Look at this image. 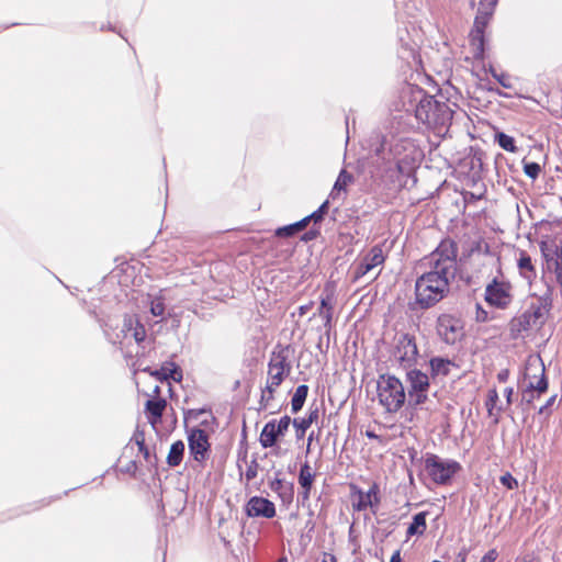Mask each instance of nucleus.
I'll list each match as a JSON object with an SVG mask.
<instances>
[{
  "label": "nucleus",
  "mask_w": 562,
  "mask_h": 562,
  "mask_svg": "<svg viewBox=\"0 0 562 562\" xmlns=\"http://www.w3.org/2000/svg\"><path fill=\"white\" fill-rule=\"evenodd\" d=\"M457 244L446 239L426 258L429 270L415 281V303L422 310L435 306L449 293L450 282L457 274Z\"/></svg>",
  "instance_id": "nucleus-1"
},
{
  "label": "nucleus",
  "mask_w": 562,
  "mask_h": 562,
  "mask_svg": "<svg viewBox=\"0 0 562 562\" xmlns=\"http://www.w3.org/2000/svg\"><path fill=\"white\" fill-rule=\"evenodd\" d=\"M406 112H414L417 121L438 133L448 127L453 115L446 102L426 95L422 89L412 90V100Z\"/></svg>",
  "instance_id": "nucleus-2"
},
{
  "label": "nucleus",
  "mask_w": 562,
  "mask_h": 562,
  "mask_svg": "<svg viewBox=\"0 0 562 562\" xmlns=\"http://www.w3.org/2000/svg\"><path fill=\"white\" fill-rule=\"evenodd\" d=\"M375 153L383 160L395 162L397 171L406 176L413 171L419 156V150L412 139L394 134L384 136Z\"/></svg>",
  "instance_id": "nucleus-3"
},
{
  "label": "nucleus",
  "mask_w": 562,
  "mask_h": 562,
  "mask_svg": "<svg viewBox=\"0 0 562 562\" xmlns=\"http://www.w3.org/2000/svg\"><path fill=\"white\" fill-rule=\"evenodd\" d=\"M378 397L380 404L389 413L398 412L405 403L406 393L400 379L382 374L378 380Z\"/></svg>",
  "instance_id": "nucleus-4"
},
{
  "label": "nucleus",
  "mask_w": 562,
  "mask_h": 562,
  "mask_svg": "<svg viewBox=\"0 0 562 562\" xmlns=\"http://www.w3.org/2000/svg\"><path fill=\"white\" fill-rule=\"evenodd\" d=\"M544 364L540 357H529L525 369V379H529L527 386L521 391V401L531 404L536 397L548 390L544 375Z\"/></svg>",
  "instance_id": "nucleus-5"
},
{
  "label": "nucleus",
  "mask_w": 562,
  "mask_h": 562,
  "mask_svg": "<svg viewBox=\"0 0 562 562\" xmlns=\"http://www.w3.org/2000/svg\"><path fill=\"white\" fill-rule=\"evenodd\" d=\"M428 475L437 484H446L460 469V464L453 460H441L436 454H430L425 460Z\"/></svg>",
  "instance_id": "nucleus-6"
},
{
  "label": "nucleus",
  "mask_w": 562,
  "mask_h": 562,
  "mask_svg": "<svg viewBox=\"0 0 562 562\" xmlns=\"http://www.w3.org/2000/svg\"><path fill=\"white\" fill-rule=\"evenodd\" d=\"M291 371V366L288 362V351L286 349H280L279 351H273L271 359L269 361V370H268V381L267 389L268 391L276 392L279 385L282 383L285 375H288Z\"/></svg>",
  "instance_id": "nucleus-7"
},
{
  "label": "nucleus",
  "mask_w": 562,
  "mask_h": 562,
  "mask_svg": "<svg viewBox=\"0 0 562 562\" xmlns=\"http://www.w3.org/2000/svg\"><path fill=\"white\" fill-rule=\"evenodd\" d=\"M385 261V255L380 245L373 246L368 254L359 261L355 270V279L373 274L372 280L381 273V267Z\"/></svg>",
  "instance_id": "nucleus-8"
},
{
  "label": "nucleus",
  "mask_w": 562,
  "mask_h": 562,
  "mask_svg": "<svg viewBox=\"0 0 562 562\" xmlns=\"http://www.w3.org/2000/svg\"><path fill=\"white\" fill-rule=\"evenodd\" d=\"M436 330L438 336L447 345H453L463 336L462 322L450 314H441L437 318Z\"/></svg>",
  "instance_id": "nucleus-9"
},
{
  "label": "nucleus",
  "mask_w": 562,
  "mask_h": 562,
  "mask_svg": "<svg viewBox=\"0 0 562 562\" xmlns=\"http://www.w3.org/2000/svg\"><path fill=\"white\" fill-rule=\"evenodd\" d=\"M418 357L416 339L411 334H402L396 339L394 358L403 368H409L415 364Z\"/></svg>",
  "instance_id": "nucleus-10"
},
{
  "label": "nucleus",
  "mask_w": 562,
  "mask_h": 562,
  "mask_svg": "<svg viewBox=\"0 0 562 562\" xmlns=\"http://www.w3.org/2000/svg\"><path fill=\"white\" fill-rule=\"evenodd\" d=\"M485 300L495 307H507L512 301L509 283L498 282L496 278L493 279L485 289Z\"/></svg>",
  "instance_id": "nucleus-11"
},
{
  "label": "nucleus",
  "mask_w": 562,
  "mask_h": 562,
  "mask_svg": "<svg viewBox=\"0 0 562 562\" xmlns=\"http://www.w3.org/2000/svg\"><path fill=\"white\" fill-rule=\"evenodd\" d=\"M189 450L193 459L198 462H203L206 459L210 443L205 430L194 428L188 436Z\"/></svg>",
  "instance_id": "nucleus-12"
},
{
  "label": "nucleus",
  "mask_w": 562,
  "mask_h": 562,
  "mask_svg": "<svg viewBox=\"0 0 562 562\" xmlns=\"http://www.w3.org/2000/svg\"><path fill=\"white\" fill-rule=\"evenodd\" d=\"M245 510L249 517L272 518L276 516V506L267 498L252 496L246 504Z\"/></svg>",
  "instance_id": "nucleus-13"
},
{
  "label": "nucleus",
  "mask_w": 562,
  "mask_h": 562,
  "mask_svg": "<svg viewBox=\"0 0 562 562\" xmlns=\"http://www.w3.org/2000/svg\"><path fill=\"white\" fill-rule=\"evenodd\" d=\"M492 16L487 15L485 12L477 11V14L474 20V25L471 31V44L474 47L476 54H482L484 52V30L487 26L490 19Z\"/></svg>",
  "instance_id": "nucleus-14"
},
{
  "label": "nucleus",
  "mask_w": 562,
  "mask_h": 562,
  "mask_svg": "<svg viewBox=\"0 0 562 562\" xmlns=\"http://www.w3.org/2000/svg\"><path fill=\"white\" fill-rule=\"evenodd\" d=\"M335 291L330 285H326L321 295V305L318 307V315L324 319V326L327 330L331 328L333 312H334Z\"/></svg>",
  "instance_id": "nucleus-15"
},
{
  "label": "nucleus",
  "mask_w": 562,
  "mask_h": 562,
  "mask_svg": "<svg viewBox=\"0 0 562 562\" xmlns=\"http://www.w3.org/2000/svg\"><path fill=\"white\" fill-rule=\"evenodd\" d=\"M379 503V486L374 483L366 493L360 490L358 491V501L353 503V508L355 510L362 512L370 507L372 513L375 514Z\"/></svg>",
  "instance_id": "nucleus-16"
},
{
  "label": "nucleus",
  "mask_w": 562,
  "mask_h": 562,
  "mask_svg": "<svg viewBox=\"0 0 562 562\" xmlns=\"http://www.w3.org/2000/svg\"><path fill=\"white\" fill-rule=\"evenodd\" d=\"M550 300L548 296H537L533 297L529 307L525 311L530 315L532 321L538 326H541L546 319V315L550 310Z\"/></svg>",
  "instance_id": "nucleus-17"
},
{
  "label": "nucleus",
  "mask_w": 562,
  "mask_h": 562,
  "mask_svg": "<svg viewBox=\"0 0 562 562\" xmlns=\"http://www.w3.org/2000/svg\"><path fill=\"white\" fill-rule=\"evenodd\" d=\"M517 269H518L519 276L524 280H526L529 285H531V283L537 278V269L533 263V260L525 250H520L518 252Z\"/></svg>",
  "instance_id": "nucleus-18"
},
{
  "label": "nucleus",
  "mask_w": 562,
  "mask_h": 562,
  "mask_svg": "<svg viewBox=\"0 0 562 562\" xmlns=\"http://www.w3.org/2000/svg\"><path fill=\"white\" fill-rule=\"evenodd\" d=\"M408 393L428 392L429 376L420 370L414 369L407 372Z\"/></svg>",
  "instance_id": "nucleus-19"
},
{
  "label": "nucleus",
  "mask_w": 562,
  "mask_h": 562,
  "mask_svg": "<svg viewBox=\"0 0 562 562\" xmlns=\"http://www.w3.org/2000/svg\"><path fill=\"white\" fill-rule=\"evenodd\" d=\"M315 479V473L307 462L301 465L299 473V484L302 487V499L307 501L311 496V491L313 486V482Z\"/></svg>",
  "instance_id": "nucleus-20"
},
{
  "label": "nucleus",
  "mask_w": 562,
  "mask_h": 562,
  "mask_svg": "<svg viewBox=\"0 0 562 562\" xmlns=\"http://www.w3.org/2000/svg\"><path fill=\"white\" fill-rule=\"evenodd\" d=\"M533 327L539 326L535 323V321H532L527 312H524L520 316L513 318L510 322V333L515 338Z\"/></svg>",
  "instance_id": "nucleus-21"
},
{
  "label": "nucleus",
  "mask_w": 562,
  "mask_h": 562,
  "mask_svg": "<svg viewBox=\"0 0 562 562\" xmlns=\"http://www.w3.org/2000/svg\"><path fill=\"white\" fill-rule=\"evenodd\" d=\"M150 374L160 381L172 379L179 382L182 379V372L175 362H166L159 370L151 371Z\"/></svg>",
  "instance_id": "nucleus-22"
},
{
  "label": "nucleus",
  "mask_w": 562,
  "mask_h": 562,
  "mask_svg": "<svg viewBox=\"0 0 562 562\" xmlns=\"http://www.w3.org/2000/svg\"><path fill=\"white\" fill-rule=\"evenodd\" d=\"M281 434L277 432L276 419L268 422L260 434L259 441L262 448H271L276 445Z\"/></svg>",
  "instance_id": "nucleus-23"
},
{
  "label": "nucleus",
  "mask_w": 562,
  "mask_h": 562,
  "mask_svg": "<svg viewBox=\"0 0 562 562\" xmlns=\"http://www.w3.org/2000/svg\"><path fill=\"white\" fill-rule=\"evenodd\" d=\"M432 378L447 376L454 363L447 358L434 357L429 361Z\"/></svg>",
  "instance_id": "nucleus-24"
},
{
  "label": "nucleus",
  "mask_w": 562,
  "mask_h": 562,
  "mask_svg": "<svg viewBox=\"0 0 562 562\" xmlns=\"http://www.w3.org/2000/svg\"><path fill=\"white\" fill-rule=\"evenodd\" d=\"M498 403V393L496 389H492L487 392V398L485 402V406L490 417L494 418V423L497 424L501 418V414L504 411L502 405H497Z\"/></svg>",
  "instance_id": "nucleus-25"
},
{
  "label": "nucleus",
  "mask_w": 562,
  "mask_h": 562,
  "mask_svg": "<svg viewBox=\"0 0 562 562\" xmlns=\"http://www.w3.org/2000/svg\"><path fill=\"white\" fill-rule=\"evenodd\" d=\"M272 492L277 493L279 497L285 503L290 502L293 496V485L276 477L269 483Z\"/></svg>",
  "instance_id": "nucleus-26"
},
{
  "label": "nucleus",
  "mask_w": 562,
  "mask_h": 562,
  "mask_svg": "<svg viewBox=\"0 0 562 562\" xmlns=\"http://www.w3.org/2000/svg\"><path fill=\"white\" fill-rule=\"evenodd\" d=\"M137 321L138 319L134 315H125L120 329V334L116 335V340L114 342L123 345L124 339L131 337V334L134 329V325H136Z\"/></svg>",
  "instance_id": "nucleus-27"
},
{
  "label": "nucleus",
  "mask_w": 562,
  "mask_h": 562,
  "mask_svg": "<svg viewBox=\"0 0 562 562\" xmlns=\"http://www.w3.org/2000/svg\"><path fill=\"white\" fill-rule=\"evenodd\" d=\"M426 516H427V513L422 512V513L416 514L413 517V521L409 524L407 531H406L407 537H412L415 535H423L425 532L426 527H427Z\"/></svg>",
  "instance_id": "nucleus-28"
},
{
  "label": "nucleus",
  "mask_w": 562,
  "mask_h": 562,
  "mask_svg": "<svg viewBox=\"0 0 562 562\" xmlns=\"http://www.w3.org/2000/svg\"><path fill=\"white\" fill-rule=\"evenodd\" d=\"M184 443L181 440L173 442L170 447V451L167 456V463L170 467H178L183 458Z\"/></svg>",
  "instance_id": "nucleus-29"
},
{
  "label": "nucleus",
  "mask_w": 562,
  "mask_h": 562,
  "mask_svg": "<svg viewBox=\"0 0 562 562\" xmlns=\"http://www.w3.org/2000/svg\"><path fill=\"white\" fill-rule=\"evenodd\" d=\"M308 386L301 384L296 387L294 395L291 400V408L293 413H297L304 405L307 397Z\"/></svg>",
  "instance_id": "nucleus-30"
},
{
  "label": "nucleus",
  "mask_w": 562,
  "mask_h": 562,
  "mask_svg": "<svg viewBox=\"0 0 562 562\" xmlns=\"http://www.w3.org/2000/svg\"><path fill=\"white\" fill-rule=\"evenodd\" d=\"M167 402L165 398L158 397L156 400H148L146 402V411L155 418L160 419L166 408Z\"/></svg>",
  "instance_id": "nucleus-31"
},
{
  "label": "nucleus",
  "mask_w": 562,
  "mask_h": 562,
  "mask_svg": "<svg viewBox=\"0 0 562 562\" xmlns=\"http://www.w3.org/2000/svg\"><path fill=\"white\" fill-rule=\"evenodd\" d=\"M308 224V218L304 217L301 221L290 224L283 227H279L276 231V235L278 237H290L296 234L297 232L302 231L306 225Z\"/></svg>",
  "instance_id": "nucleus-32"
},
{
  "label": "nucleus",
  "mask_w": 562,
  "mask_h": 562,
  "mask_svg": "<svg viewBox=\"0 0 562 562\" xmlns=\"http://www.w3.org/2000/svg\"><path fill=\"white\" fill-rule=\"evenodd\" d=\"M352 181V176L350 173H348L346 170H341L335 184H334V188H333V191L330 193V195L333 196V199L336 198V195L341 191V190H346L347 186L349 183H351Z\"/></svg>",
  "instance_id": "nucleus-33"
},
{
  "label": "nucleus",
  "mask_w": 562,
  "mask_h": 562,
  "mask_svg": "<svg viewBox=\"0 0 562 562\" xmlns=\"http://www.w3.org/2000/svg\"><path fill=\"white\" fill-rule=\"evenodd\" d=\"M495 138L499 147L509 153H516L518 150L512 136L501 132L496 134Z\"/></svg>",
  "instance_id": "nucleus-34"
},
{
  "label": "nucleus",
  "mask_w": 562,
  "mask_h": 562,
  "mask_svg": "<svg viewBox=\"0 0 562 562\" xmlns=\"http://www.w3.org/2000/svg\"><path fill=\"white\" fill-rule=\"evenodd\" d=\"M165 311L166 306L161 297H155L150 301V313L153 316L164 318Z\"/></svg>",
  "instance_id": "nucleus-35"
},
{
  "label": "nucleus",
  "mask_w": 562,
  "mask_h": 562,
  "mask_svg": "<svg viewBox=\"0 0 562 562\" xmlns=\"http://www.w3.org/2000/svg\"><path fill=\"white\" fill-rule=\"evenodd\" d=\"M428 392H414L408 393V403L411 406L417 407L426 403L428 400Z\"/></svg>",
  "instance_id": "nucleus-36"
},
{
  "label": "nucleus",
  "mask_w": 562,
  "mask_h": 562,
  "mask_svg": "<svg viewBox=\"0 0 562 562\" xmlns=\"http://www.w3.org/2000/svg\"><path fill=\"white\" fill-rule=\"evenodd\" d=\"M146 337V330L143 324L137 321L136 325H134V329L131 334V338H133L138 345H140Z\"/></svg>",
  "instance_id": "nucleus-37"
},
{
  "label": "nucleus",
  "mask_w": 562,
  "mask_h": 562,
  "mask_svg": "<svg viewBox=\"0 0 562 562\" xmlns=\"http://www.w3.org/2000/svg\"><path fill=\"white\" fill-rule=\"evenodd\" d=\"M497 2H498V0H481L479 3L477 11L483 12V13L485 11V13L487 15L492 16L495 8L497 5Z\"/></svg>",
  "instance_id": "nucleus-38"
},
{
  "label": "nucleus",
  "mask_w": 562,
  "mask_h": 562,
  "mask_svg": "<svg viewBox=\"0 0 562 562\" xmlns=\"http://www.w3.org/2000/svg\"><path fill=\"white\" fill-rule=\"evenodd\" d=\"M328 210V201H325L315 212L311 215L306 216L308 218V223L313 221L314 223H318L323 220L324 215Z\"/></svg>",
  "instance_id": "nucleus-39"
},
{
  "label": "nucleus",
  "mask_w": 562,
  "mask_h": 562,
  "mask_svg": "<svg viewBox=\"0 0 562 562\" xmlns=\"http://www.w3.org/2000/svg\"><path fill=\"white\" fill-rule=\"evenodd\" d=\"M293 425L294 427L296 428V437L297 438H302L305 434V431L310 428L311 426V419H297L295 418L293 420Z\"/></svg>",
  "instance_id": "nucleus-40"
},
{
  "label": "nucleus",
  "mask_w": 562,
  "mask_h": 562,
  "mask_svg": "<svg viewBox=\"0 0 562 562\" xmlns=\"http://www.w3.org/2000/svg\"><path fill=\"white\" fill-rule=\"evenodd\" d=\"M541 171L540 165L537 162H527L524 166V172L531 179H537Z\"/></svg>",
  "instance_id": "nucleus-41"
},
{
  "label": "nucleus",
  "mask_w": 562,
  "mask_h": 562,
  "mask_svg": "<svg viewBox=\"0 0 562 562\" xmlns=\"http://www.w3.org/2000/svg\"><path fill=\"white\" fill-rule=\"evenodd\" d=\"M134 440H135L136 445L138 446L139 452L143 453V456L146 460H149V450L145 446L144 434L140 431L136 432L134 435Z\"/></svg>",
  "instance_id": "nucleus-42"
},
{
  "label": "nucleus",
  "mask_w": 562,
  "mask_h": 562,
  "mask_svg": "<svg viewBox=\"0 0 562 562\" xmlns=\"http://www.w3.org/2000/svg\"><path fill=\"white\" fill-rule=\"evenodd\" d=\"M259 464L256 459H252L247 467V470L245 472V477L247 482L252 481L257 474H258Z\"/></svg>",
  "instance_id": "nucleus-43"
},
{
  "label": "nucleus",
  "mask_w": 562,
  "mask_h": 562,
  "mask_svg": "<svg viewBox=\"0 0 562 562\" xmlns=\"http://www.w3.org/2000/svg\"><path fill=\"white\" fill-rule=\"evenodd\" d=\"M499 481L504 486H506L509 490L518 487V481L508 472L503 474Z\"/></svg>",
  "instance_id": "nucleus-44"
},
{
  "label": "nucleus",
  "mask_w": 562,
  "mask_h": 562,
  "mask_svg": "<svg viewBox=\"0 0 562 562\" xmlns=\"http://www.w3.org/2000/svg\"><path fill=\"white\" fill-rule=\"evenodd\" d=\"M290 424L291 418L289 416H283L279 420H276L277 432L281 434V436H284L289 429Z\"/></svg>",
  "instance_id": "nucleus-45"
},
{
  "label": "nucleus",
  "mask_w": 562,
  "mask_h": 562,
  "mask_svg": "<svg viewBox=\"0 0 562 562\" xmlns=\"http://www.w3.org/2000/svg\"><path fill=\"white\" fill-rule=\"evenodd\" d=\"M491 74L504 88H512L510 77L508 75L497 74L494 69H491Z\"/></svg>",
  "instance_id": "nucleus-46"
},
{
  "label": "nucleus",
  "mask_w": 562,
  "mask_h": 562,
  "mask_svg": "<svg viewBox=\"0 0 562 562\" xmlns=\"http://www.w3.org/2000/svg\"><path fill=\"white\" fill-rule=\"evenodd\" d=\"M498 558V552L496 549L488 550L480 560V562H495Z\"/></svg>",
  "instance_id": "nucleus-47"
},
{
  "label": "nucleus",
  "mask_w": 562,
  "mask_h": 562,
  "mask_svg": "<svg viewBox=\"0 0 562 562\" xmlns=\"http://www.w3.org/2000/svg\"><path fill=\"white\" fill-rule=\"evenodd\" d=\"M555 401H557V395H552V396H551V397L546 402V404L539 408V412H538V413H539V414H548V415H549V414H550L549 408H550V407L555 403Z\"/></svg>",
  "instance_id": "nucleus-48"
},
{
  "label": "nucleus",
  "mask_w": 562,
  "mask_h": 562,
  "mask_svg": "<svg viewBox=\"0 0 562 562\" xmlns=\"http://www.w3.org/2000/svg\"><path fill=\"white\" fill-rule=\"evenodd\" d=\"M273 393L274 392H269L267 386L262 390V393H261V403L266 402H270L272 398H273Z\"/></svg>",
  "instance_id": "nucleus-49"
},
{
  "label": "nucleus",
  "mask_w": 562,
  "mask_h": 562,
  "mask_svg": "<svg viewBox=\"0 0 562 562\" xmlns=\"http://www.w3.org/2000/svg\"><path fill=\"white\" fill-rule=\"evenodd\" d=\"M509 378V370L508 369H502L498 373H497V380L499 382H506Z\"/></svg>",
  "instance_id": "nucleus-50"
},
{
  "label": "nucleus",
  "mask_w": 562,
  "mask_h": 562,
  "mask_svg": "<svg viewBox=\"0 0 562 562\" xmlns=\"http://www.w3.org/2000/svg\"><path fill=\"white\" fill-rule=\"evenodd\" d=\"M487 318H488L487 317V313L477 305L476 321H479V322H486Z\"/></svg>",
  "instance_id": "nucleus-51"
},
{
  "label": "nucleus",
  "mask_w": 562,
  "mask_h": 562,
  "mask_svg": "<svg viewBox=\"0 0 562 562\" xmlns=\"http://www.w3.org/2000/svg\"><path fill=\"white\" fill-rule=\"evenodd\" d=\"M513 394H514L513 387L505 389L506 406H509L513 403Z\"/></svg>",
  "instance_id": "nucleus-52"
},
{
  "label": "nucleus",
  "mask_w": 562,
  "mask_h": 562,
  "mask_svg": "<svg viewBox=\"0 0 562 562\" xmlns=\"http://www.w3.org/2000/svg\"><path fill=\"white\" fill-rule=\"evenodd\" d=\"M322 562H337V559L334 554L325 552L323 553Z\"/></svg>",
  "instance_id": "nucleus-53"
},
{
  "label": "nucleus",
  "mask_w": 562,
  "mask_h": 562,
  "mask_svg": "<svg viewBox=\"0 0 562 562\" xmlns=\"http://www.w3.org/2000/svg\"><path fill=\"white\" fill-rule=\"evenodd\" d=\"M555 255H557L555 267L562 266V245L557 248Z\"/></svg>",
  "instance_id": "nucleus-54"
},
{
  "label": "nucleus",
  "mask_w": 562,
  "mask_h": 562,
  "mask_svg": "<svg viewBox=\"0 0 562 562\" xmlns=\"http://www.w3.org/2000/svg\"><path fill=\"white\" fill-rule=\"evenodd\" d=\"M555 277L559 284L562 286V266L555 267Z\"/></svg>",
  "instance_id": "nucleus-55"
},
{
  "label": "nucleus",
  "mask_w": 562,
  "mask_h": 562,
  "mask_svg": "<svg viewBox=\"0 0 562 562\" xmlns=\"http://www.w3.org/2000/svg\"><path fill=\"white\" fill-rule=\"evenodd\" d=\"M465 560H467V551L462 550L461 552H459V554L457 555V558L454 559L453 562H465Z\"/></svg>",
  "instance_id": "nucleus-56"
},
{
  "label": "nucleus",
  "mask_w": 562,
  "mask_h": 562,
  "mask_svg": "<svg viewBox=\"0 0 562 562\" xmlns=\"http://www.w3.org/2000/svg\"><path fill=\"white\" fill-rule=\"evenodd\" d=\"M311 307H312V303L300 306L299 307V314L301 316L305 315L311 310Z\"/></svg>",
  "instance_id": "nucleus-57"
},
{
  "label": "nucleus",
  "mask_w": 562,
  "mask_h": 562,
  "mask_svg": "<svg viewBox=\"0 0 562 562\" xmlns=\"http://www.w3.org/2000/svg\"><path fill=\"white\" fill-rule=\"evenodd\" d=\"M487 256H488V258H490V260H491L492 265H496V266H499V265H501V259H499V257H498V256L493 255V254H490V252H487Z\"/></svg>",
  "instance_id": "nucleus-58"
},
{
  "label": "nucleus",
  "mask_w": 562,
  "mask_h": 562,
  "mask_svg": "<svg viewBox=\"0 0 562 562\" xmlns=\"http://www.w3.org/2000/svg\"><path fill=\"white\" fill-rule=\"evenodd\" d=\"M390 562H401V552H400V550H396L392 554Z\"/></svg>",
  "instance_id": "nucleus-59"
},
{
  "label": "nucleus",
  "mask_w": 562,
  "mask_h": 562,
  "mask_svg": "<svg viewBox=\"0 0 562 562\" xmlns=\"http://www.w3.org/2000/svg\"><path fill=\"white\" fill-rule=\"evenodd\" d=\"M317 416H318V412H317V409H315L310 413V415L306 419H311V424H312L314 422V419L317 418Z\"/></svg>",
  "instance_id": "nucleus-60"
},
{
  "label": "nucleus",
  "mask_w": 562,
  "mask_h": 562,
  "mask_svg": "<svg viewBox=\"0 0 562 562\" xmlns=\"http://www.w3.org/2000/svg\"><path fill=\"white\" fill-rule=\"evenodd\" d=\"M366 435L368 438H374V439L378 438V436L373 431H370V430H367Z\"/></svg>",
  "instance_id": "nucleus-61"
},
{
  "label": "nucleus",
  "mask_w": 562,
  "mask_h": 562,
  "mask_svg": "<svg viewBox=\"0 0 562 562\" xmlns=\"http://www.w3.org/2000/svg\"><path fill=\"white\" fill-rule=\"evenodd\" d=\"M153 394L156 395V396H159L160 394V387L158 385H156L153 390Z\"/></svg>",
  "instance_id": "nucleus-62"
},
{
  "label": "nucleus",
  "mask_w": 562,
  "mask_h": 562,
  "mask_svg": "<svg viewBox=\"0 0 562 562\" xmlns=\"http://www.w3.org/2000/svg\"><path fill=\"white\" fill-rule=\"evenodd\" d=\"M311 238H312L311 233H306V234L304 235V239H305V240H308V239H311Z\"/></svg>",
  "instance_id": "nucleus-63"
},
{
  "label": "nucleus",
  "mask_w": 562,
  "mask_h": 562,
  "mask_svg": "<svg viewBox=\"0 0 562 562\" xmlns=\"http://www.w3.org/2000/svg\"><path fill=\"white\" fill-rule=\"evenodd\" d=\"M278 562H288L286 558H280Z\"/></svg>",
  "instance_id": "nucleus-64"
}]
</instances>
